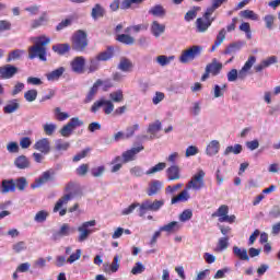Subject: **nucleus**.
I'll return each instance as SVG.
<instances>
[{"label": "nucleus", "instance_id": "c9c22d12", "mask_svg": "<svg viewBox=\"0 0 280 280\" xmlns=\"http://www.w3.org/2000/svg\"><path fill=\"white\" fill-rule=\"evenodd\" d=\"M52 51H55V54H58V56H65V54H69V51H71V45L56 44L52 46Z\"/></svg>", "mask_w": 280, "mask_h": 280}, {"label": "nucleus", "instance_id": "de8ad7c7", "mask_svg": "<svg viewBox=\"0 0 280 280\" xmlns=\"http://www.w3.org/2000/svg\"><path fill=\"white\" fill-rule=\"evenodd\" d=\"M116 40H118V43H122V45H135V37L128 34L118 35Z\"/></svg>", "mask_w": 280, "mask_h": 280}, {"label": "nucleus", "instance_id": "7ed1b4c3", "mask_svg": "<svg viewBox=\"0 0 280 280\" xmlns=\"http://www.w3.org/2000/svg\"><path fill=\"white\" fill-rule=\"evenodd\" d=\"M257 62V57L249 56L242 69L237 72V69H232L228 72V82H235L238 80H246L248 71L253 69V66Z\"/></svg>", "mask_w": 280, "mask_h": 280}, {"label": "nucleus", "instance_id": "13d9d810", "mask_svg": "<svg viewBox=\"0 0 280 280\" xmlns=\"http://www.w3.org/2000/svg\"><path fill=\"white\" fill-rule=\"evenodd\" d=\"M36 97H38L37 90H28L24 93V100H26V102H36Z\"/></svg>", "mask_w": 280, "mask_h": 280}, {"label": "nucleus", "instance_id": "cd10ccee", "mask_svg": "<svg viewBox=\"0 0 280 280\" xmlns=\"http://www.w3.org/2000/svg\"><path fill=\"white\" fill-rule=\"evenodd\" d=\"M21 108V104H19V100L14 98L9 101V103L3 107V113L5 115H12V113H16Z\"/></svg>", "mask_w": 280, "mask_h": 280}, {"label": "nucleus", "instance_id": "412c9836", "mask_svg": "<svg viewBox=\"0 0 280 280\" xmlns=\"http://www.w3.org/2000/svg\"><path fill=\"white\" fill-rule=\"evenodd\" d=\"M16 191V183L14 179H3L1 182V194H14Z\"/></svg>", "mask_w": 280, "mask_h": 280}, {"label": "nucleus", "instance_id": "72a5a7b5", "mask_svg": "<svg viewBox=\"0 0 280 280\" xmlns=\"http://www.w3.org/2000/svg\"><path fill=\"white\" fill-rule=\"evenodd\" d=\"M151 32L155 38H159L161 34L165 33V24H161L159 21H153L151 24Z\"/></svg>", "mask_w": 280, "mask_h": 280}, {"label": "nucleus", "instance_id": "7c9ffc66", "mask_svg": "<svg viewBox=\"0 0 280 280\" xmlns=\"http://www.w3.org/2000/svg\"><path fill=\"white\" fill-rule=\"evenodd\" d=\"M233 253H234L235 257L241 259V261H250V257L248 256V250H246V248H241L238 246H234Z\"/></svg>", "mask_w": 280, "mask_h": 280}, {"label": "nucleus", "instance_id": "774afa93", "mask_svg": "<svg viewBox=\"0 0 280 280\" xmlns=\"http://www.w3.org/2000/svg\"><path fill=\"white\" fill-rule=\"evenodd\" d=\"M78 176H86L89 173V164H81L79 167L75 170Z\"/></svg>", "mask_w": 280, "mask_h": 280}, {"label": "nucleus", "instance_id": "5fc2aeb1", "mask_svg": "<svg viewBox=\"0 0 280 280\" xmlns=\"http://www.w3.org/2000/svg\"><path fill=\"white\" fill-rule=\"evenodd\" d=\"M90 152L91 148H85L81 152L77 153L72 159L73 163H79V161H82V159H86Z\"/></svg>", "mask_w": 280, "mask_h": 280}, {"label": "nucleus", "instance_id": "4468645a", "mask_svg": "<svg viewBox=\"0 0 280 280\" xmlns=\"http://www.w3.org/2000/svg\"><path fill=\"white\" fill-rule=\"evenodd\" d=\"M55 172L51 170L45 171L37 179H35L34 187H43V185H47V183H51L54 180Z\"/></svg>", "mask_w": 280, "mask_h": 280}, {"label": "nucleus", "instance_id": "f03ea898", "mask_svg": "<svg viewBox=\"0 0 280 280\" xmlns=\"http://www.w3.org/2000/svg\"><path fill=\"white\" fill-rule=\"evenodd\" d=\"M50 39L47 36H39L35 45L28 48V58L34 60V58H39L43 62H47V45H49Z\"/></svg>", "mask_w": 280, "mask_h": 280}, {"label": "nucleus", "instance_id": "bb28decb", "mask_svg": "<svg viewBox=\"0 0 280 280\" xmlns=\"http://www.w3.org/2000/svg\"><path fill=\"white\" fill-rule=\"evenodd\" d=\"M166 176L168 180H180V167L172 165L166 170Z\"/></svg>", "mask_w": 280, "mask_h": 280}, {"label": "nucleus", "instance_id": "58836bf2", "mask_svg": "<svg viewBox=\"0 0 280 280\" xmlns=\"http://www.w3.org/2000/svg\"><path fill=\"white\" fill-rule=\"evenodd\" d=\"M230 240H231V237H229V236L220 237L217 243V247L214 248L215 253H222L223 250H226V248H229Z\"/></svg>", "mask_w": 280, "mask_h": 280}, {"label": "nucleus", "instance_id": "423d86ee", "mask_svg": "<svg viewBox=\"0 0 280 280\" xmlns=\"http://www.w3.org/2000/svg\"><path fill=\"white\" fill-rule=\"evenodd\" d=\"M211 218H219V222H228V224H233L235 220H237L235 214L229 215V206L226 205L220 206L217 211L211 214Z\"/></svg>", "mask_w": 280, "mask_h": 280}, {"label": "nucleus", "instance_id": "603ef678", "mask_svg": "<svg viewBox=\"0 0 280 280\" xmlns=\"http://www.w3.org/2000/svg\"><path fill=\"white\" fill-rule=\"evenodd\" d=\"M238 30L241 32H244L246 34V38L250 40L253 38V32L250 31V23L248 22H243L240 26Z\"/></svg>", "mask_w": 280, "mask_h": 280}, {"label": "nucleus", "instance_id": "39448f33", "mask_svg": "<svg viewBox=\"0 0 280 280\" xmlns=\"http://www.w3.org/2000/svg\"><path fill=\"white\" fill-rule=\"evenodd\" d=\"M202 54V46L194 45L190 48L184 50L179 56V62L183 65H187V62H191V60H196L198 56Z\"/></svg>", "mask_w": 280, "mask_h": 280}, {"label": "nucleus", "instance_id": "473e14b6", "mask_svg": "<svg viewBox=\"0 0 280 280\" xmlns=\"http://www.w3.org/2000/svg\"><path fill=\"white\" fill-rule=\"evenodd\" d=\"M226 38V28H221L219 31V34L217 35V39L214 40V44L212 45L210 51L213 52L222 43H224V39Z\"/></svg>", "mask_w": 280, "mask_h": 280}, {"label": "nucleus", "instance_id": "3c124183", "mask_svg": "<svg viewBox=\"0 0 280 280\" xmlns=\"http://www.w3.org/2000/svg\"><path fill=\"white\" fill-rule=\"evenodd\" d=\"M198 12H200V7H192L191 10H189L184 19L187 23H189L190 21H194V19H196V16H198Z\"/></svg>", "mask_w": 280, "mask_h": 280}, {"label": "nucleus", "instance_id": "f8f14e48", "mask_svg": "<svg viewBox=\"0 0 280 280\" xmlns=\"http://www.w3.org/2000/svg\"><path fill=\"white\" fill-rule=\"evenodd\" d=\"M71 70L73 73H84V67H86V58L79 56L70 62Z\"/></svg>", "mask_w": 280, "mask_h": 280}, {"label": "nucleus", "instance_id": "a211bd4d", "mask_svg": "<svg viewBox=\"0 0 280 280\" xmlns=\"http://www.w3.org/2000/svg\"><path fill=\"white\" fill-rule=\"evenodd\" d=\"M102 84H104V81H102L101 79H97L96 82L90 89L84 100V104H91V102L95 100V95H97V91H100V86H102Z\"/></svg>", "mask_w": 280, "mask_h": 280}, {"label": "nucleus", "instance_id": "f704fd0d", "mask_svg": "<svg viewBox=\"0 0 280 280\" xmlns=\"http://www.w3.org/2000/svg\"><path fill=\"white\" fill-rule=\"evenodd\" d=\"M105 14H106V10L100 3L95 4L91 12V16L92 19H94V21H97V19L104 18Z\"/></svg>", "mask_w": 280, "mask_h": 280}, {"label": "nucleus", "instance_id": "69168bd1", "mask_svg": "<svg viewBox=\"0 0 280 280\" xmlns=\"http://www.w3.org/2000/svg\"><path fill=\"white\" fill-rule=\"evenodd\" d=\"M121 161L124 162V160L121 159V156H116L112 163H113V167H112V173L115 174L117 172H119V170H121Z\"/></svg>", "mask_w": 280, "mask_h": 280}, {"label": "nucleus", "instance_id": "2eb2a0df", "mask_svg": "<svg viewBox=\"0 0 280 280\" xmlns=\"http://www.w3.org/2000/svg\"><path fill=\"white\" fill-rule=\"evenodd\" d=\"M19 73V68L12 65H5L4 67H0V79L1 80H10L13 75Z\"/></svg>", "mask_w": 280, "mask_h": 280}, {"label": "nucleus", "instance_id": "a19ab883", "mask_svg": "<svg viewBox=\"0 0 280 280\" xmlns=\"http://www.w3.org/2000/svg\"><path fill=\"white\" fill-rule=\"evenodd\" d=\"M49 19L47 18V12L42 13V15L37 19L34 20L31 24L32 30H36L38 27H42V25H45Z\"/></svg>", "mask_w": 280, "mask_h": 280}, {"label": "nucleus", "instance_id": "052dcab7", "mask_svg": "<svg viewBox=\"0 0 280 280\" xmlns=\"http://www.w3.org/2000/svg\"><path fill=\"white\" fill-rule=\"evenodd\" d=\"M165 167H167V164H165V162H160L153 167H151L149 171H147V174L150 175V174H156L158 172H163Z\"/></svg>", "mask_w": 280, "mask_h": 280}, {"label": "nucleus", "instance_id": "b1692460", "mask_svg": "<svg viewBox=\"0 0 280 280\" xmlns=\"http://www.w3.org/2000/svg\"><path fill=\"white\" fill-rule=\"evenodd\" d=\"M162 128L163 125L161 124V120H155L154 122L149 124V127L147 129V132L151 135L149 139H156V133L161 132Z\"/></svg>", "mask_w": 280, "mask_h": 280}, {"label": "nucleus", "instance_id": "c03bdc74", "mask_svg": "<svg viewBox=\"0 0 280 280\" xmlns=\"http://www.w3.org/2000/svg\"><path fill=\"white\" fill-rule=\"evenodd\" d=\"M72 24H73V16H69L62 20L59 24H57L56 32H62V30H67V27H71Z\"/></svg>", "mask_w": 280, "mask_h": 280}, {"label": "nucleus", "instance_id": "0e129e2a", "mask_svg": "<svg viewBox=\"0 0 280 280\" xmlns=\"http://www.w3.org/2000/svg\"><path fill=\"white\" fill-rule=\"evenodd\" d=\"M58 126L56 124H45L44 125V132L47 137L54 136V132H56V129Z\"/></svg>", "mask_w": 280, "mask_h": 280}, {"label": "nucleus", "instance_id": "680f3d73", "mask_svg": "<svg viewBox=\"0 0 280 280\" xmlns=\"http://www.w3.org/2000/svg\"><path fill=\"white\" fill-rule=\"evenodd\" d=\"M15 183V189L18 188L19 191H25V188L27 187V179L25 177H20Z\"/></svg>", "mask_w": 280, "mask_h": 280}, {"label": "nucleus", "instance_id": "09e8293b", "mask_svg": "<svg viewBox=\"0 0 280 280\" xmlns=\"http://www.w3.org/2000/svg\"><path fill=\"white\" fill-rule=\"evenodd\" d=\"M240 15L243 19H248L249 21H259V15L257 13H255V11H253V10L241 11Z\"/></svg>", "mask_w": 280, "mask_h": 280}, {"label": "nucleus", "instance_id": "4c0bfd02", "mask_svg": "<svg viewBox=\"0 0 280 280\" xmlns=\"http://www.w3.org/2000/svg\"><path fill=\"white\" fill-rule=\"evenodd\" d=\"M189 189L187 187L177 196L173 197L171 203L177 205V202H187L189 200Z\"/></svg>", "mask_w": 280, "mask_h": 280}, {"label": "nucleus", "instance_id": "a18cd8bd", "mask_svg": "<svg viewBox=\"0 0 280 280\" xmlns=\"http://www.w3.org/2000/svg\"><path fill=\"white\" fill-rule=\"evenodd\" d=\"M242 45H243L242 42H236V43L230 44L224 50L225 56H229L231 54H235L236 51H240V49H242Z\"/></svg>", "mask_w": 280, "mask_h": 280}, {"label": "nucleus", "instance_id": "ddd939ff", "mask_svg": "<svg viewBox=\"0 0 280 280\" xmlns=\"http://www.w3.org/2000/svg\"><path fill=\"white\" fill-rule=\"evenodd\" d=\"M145 148L143 144H140L139 147L131 148L122 153V163H130V161H135L137 154L139 152H143Z\"/></svg>", "mask_w": 280, "mask_h": 280}, {"label": "nucleus", "instance_id": "aec40b11", "mask_svg": "<svg viewBox=\"0 0 280 280\" xmlns=\"http://www.w3.org/2000/svg\"><path fill=\"white\" fill-rule=\"evenodd\" d=\"M163 189V182L159 179H153L149 183V186L147 188V196H156L159 191Z\"/></svg>", "mask_w": 280, "mask_h": 280}, {"label": "nucleus", "instance_id": "c85d7f7f", "mask_svg": "<svg viewBox=\"0 0 280 280\" xmlns=\"http://www.w3.org/2000/svg\"><path fill=\"white\" fill-rule=\"evenodd\" d=\"M72 199H73L72 194H66L61 198H59L54 207V210H52L54 213H58V211H60V209H62L63 205H67Z\"/></svg>", "mask_w": 280, "mask_h": 280}, {"label": "nucleus", "instance_id": "20e7f679", "mask_svg": "<svg viewBox=\"0 0 280 280\" xmlns=\"http://www.w3.org/2000/svg\"><path fill=\"white\" fill-rule=\"evenodd\" d=\"M73 51H84L89 47V38L86 32L78 30L71 37Z\"/></svg>", "mask_w": 280, "mask_h": 280}, {"label": "nucleus", "instance_id": "2f4dec72", "mask_svg": "<svg viewBox=\"0 0 280 280\" xmlns=\"http://www.w3.org/2000/svg\"><path fill=\"white\" fill-rule=\"evenodd\" d=\"M220 152V141L218 140H212L210 143L207 145L206 153L208 156H215Z\"/></svg>", "mask_w": 280, "mask_h": 280}, {"label": "nucleus", "instance_id": "864d4df0", "mask_svg": "<svg viewBox=\"0 0 280 280\" xmlns=\"http://www.w3.org/2000/svg\"><path fill=\"white\" fill-rule=\"evenodd\" d=\"M149 14H152L153 16H164L165 9L163 8V5L158 4L149 10Z\"/></svg>", "mask_w": 280, "mask_h": 280}, {"label": "nucleus", "instance_id": "bf43d9fd", "mask_svg": "<svg viewBox=\"0 0 280 280\" xmlns=\"http://www.w3.org/2000/svg\"><path fill=\"white\" fill-rule=\"evenodd\" d=\"M49 218V212L47 210H40L35 214V222L43 223Z\"/></svg>", "mask_w": 280, "mask_h": 280}, {"label": "nucleus", "instance_id": "1a4fd4ad", "mask_svg": "<svg viewBox=\"0 0 280 280\" xmlns=\"http://www.w3.org/2000/svg\"><path fill=\"white\" fill-rule=\"evenodd\" d=\"M81 126H84V121L81 120L79 117H72L60 130L61 137H69L70 135H73V130L75 128H80Z\"/></svg>", "mask_w": 280, "mask_h": 280}, {"label": "nucleus", "instance_id": "c756f323", "mask_svg": "<svg viewBox=\"0 0 280 280\" xmlns=\"http://www.w3.org/2000/svg\"><path fill=\"white\" fill-rule=\"evenodd\" d=\"M135 65L132 63V61L126 57L120 58V62L118 65V69L120 71H124L125 73H128L130 71H132Z\"/></svg>", "mask_w": 280, "mask_h": 280}, {"label": "nucleus", "instance_id": "0eeeda50", "mask_svg": "<svg viewBox=\"0 0 280 280\" xmlns=\"http://www.w3.org/2000/svg\"><path fill=\"white\" fill-rule=\"evenodd\" d=\"M205 176L207 174L202 170H198L197 173L187 183L186 189H194L195 191H200L205 187Z\"/></svg>", "mask_w": 280, "mask_h": 280}, {"label": "nucleus", "instance_id": "338daca9", "mask_svg": "<svg viewBox=\"0 0 280 280\" xmlns=\"http://www.w3.org/2000/svg\"><path fill=\"white\" fill-rule=\"evenodd\" d=\"M137 130H139V124H136L133 126L127 127L126 133H125L126 139H130V138L135 137V132Z\"/></svg>", "mask_w": 280, "mask_h": 280}, {"label": "nucleus", "instance_id": "e433bc0d", "mask_svg": "<svg viewBox=\"0 0 280 280\" xmlns=\"http://www.w3.org/2000/svg\"><path fill=\"white\" fill-rule=\"evenodd\" d=\"M14 165L18 170H27L30 167V160L25 155H20L15 159Z\"/></svg>", "mask_w": 280, "mask_h": 280}, {"label": "nucleus", "instance_id": "ea45409f", "mask_svg": "<svg viewBox=\"0 0 280 280\" xmlns=\"http://www.w3.org/2000/svg\"><path fill=\"white\" fill-rule=\"evenodd\" d=\"M145 0H122L120 4V10H130L135 5H141Z\"/></svg>", "mask_w": 280, "mask_h": 280}, {"label": "nucleus", "instance_id": "6e6d98bb", "mask_svg": "<svg viewBox=\"0 0 280 280\" xmlns=\"http://www.w3.org/2000/svg\"><path fill=\"white\" fill-rule=\"evenodd\" d=\"M12 250L16 254L23 253V250H27V243L24 241H19L12 245Z\"/></svg>", "mask_w": 280, "mask_h": 280}, {"label": "nucleus", "instance_id": "9d476101", "mask_svg": "<svg viewBox=\"0 0 280 280\" xmlns=\"http://www.w3.org/2000/svg\"><path fill=\"white\" fill-rule=\"evenodd\" d=\"M103 107L105 115H110L115 110V105L113 101L105 100L101 97L98 101L94 102L91 107V113H97Z\"/></svg>", "mask_w": 280, "mask_h": 280}, {"label": "nucleus", "instance_id": "4d7b16f0", "mask_svg": "<svg viewBox=\"0 0 280 280\" xmlns=\"http://www.w3.org/2000/svg\"><path fill=\"white\" fill-rule=\"evenodd\" d=\"M109 98L112 100V102H116V103L124 102V91L118 90V91L112 92L109 94Z\"/></svg>", "mask_w": 280, "mask_h": 280}, {"label": "nucleus", "instance_id": "4be33fe9", "mask_svg": "<svg viewBox=\"0 0 280 280\" xmlns=\"http://www.w3.org/2000/svg\"><path fill=\"white\" fill-rule=\"evenodd\" d=\"M160 231L167 233L168 235L178 233L180 231V223H178V221H172L168 224L161 226Z\"/></svg>", "mask_w": 280, "mask_h": 280}, {"label": "nucleus", "instance_id": "9b49d317", "mask_svg": "<svg viewBox=\"0 0 280 280\" xmlns=\"http://www.w3.org/2000/svg\"><path fill=\"white\" fill-rule=\"evenodd\" d=\"M96 222L95 220L86 221L82 223L79 228V237L78 242H85V240H89V235L92 233L91 230H89V226H95Z\"/></svg>", "mask_w": 280, "mask_h": 280}, {"label": "nucleus", "instance_id": "a878e982", "mask_svg": "<svg viewBox=\"0 0 280 280\" xmlns=\"http://www.w3.org/2000/svg\"><path fill=\"white\" fill-rule=\"evenodd\" d=\"M65 67H59L56 70H52L51 72L46 73V79L48 80V82H56L58 80H60V78H62V75L65 74Z\"/></svg>", "mask_w": 280, "mask_h": 280}, {"label": "nucleus", "instance_id": "6ab92c4d", "mask_svg": "<svg viewBox=\"0 0 280 280\" xmlns=\"http://www.w3.org/2000/svg\"><path fill=\"white\" fill-rule=\"evenodd\" d=\"M71 233H72L71 226H69L68 223H63L59 229V231L52 233L51 237L54 242H58V240H61V237H67L71 235Z\"/></svg>", "mask_w": 280, "mask_h": 280}, {"label": "nucleus", "instance_id": "dca6fc26", "mask_svg": "<svg viewBox=\"0 0 280 280\" xmlns=\"http://www.w3.org/2000/svg\"><path fill=\"white\" fill-rule=\"evenodd\" d=\"M33 148L42 154H49V152H51V142H49L48 138H43L37 140Z\"/></svg>", "mask_w": 280, "mask_h": 280}, {"label": "nucleus", "instance_id": "e2e57ef3", "mask_svg": "<svg viewBox=\"0 0 280 280\" xmlns=\"http://www.w3.org/2000/svg\"><path fill=\"white\" fill-rule=\"evenodd\" d=\"M171 60H174V56L167 57L165 55H161L156 57V62L161 65V67H167Z\"/></svg>", "mask_w": 280, "mask_h": 280}, {"label": "nucleus", "instance_id": "393cba45", "mask_svg": "<svg viewBox=\"0 0 280 280\" xmlns=\"http://www.w3.org/2000/svg\"><path fill=\"white\" fill-rule=\"evenodd\" d=\"M115 56V47L108 46L106 50L101 51L96 55L101 62H107V60L113 59Z\"/></svg>", "mask_w": 280, "mask_h": 280}, {"label": "nucleus", "instance_id": "8fccbe9b", "mask_svg": "<svg viewBox=\"0 0 280 280\" xmlns=\"http://www.w3.org/2000/svg\"><path fill=\"white\" fill-rule=\"evenodd\" d=\"M69 148H71V143L62 141V139L55 142V150H57V152H67Z\"/></svg>", "mask_w": 280, "mask_h": 280}, {"label": "nucleus", "instance_id": "37998d69", "mask_svg": "<svg viewBox=\"0 0 280 280\" xmlns=\"http://www.w3.org/2000/svg\"><path fill=\"white\" fill-rule=\"evenodd\" d=\"M54 114H55V119L57 121H67V119H69V113L67 112H62V109L60 107H56L54 109Z\"/></svg>", "mask_w": 280, "mask_h": 280}, {"label": "nucleus", "instance_id": "5701e85b", "mask_svg": "<svg viewBox=\"0 0 280 280\" xmlns=\"http://www.w3.org/2000/svg\"><path fill=\"white\" fill-rule=\"evenodd\" d=\"M277 62V57L271 56L265 60H262L260 63L256 65L254 67V70L256 73H261V71H264V69H268V67H270V65H276Z\"/></svg>", "mask_w": 280, "mask_h": 280}, {"label": "nucleus", "instance_id": "79ce46f5", "mask_svg": "<svg viewBox=\"0 0 280 280\" xmlns=\"http://www.w3.org/2000/svg\"><path fill=\"white\" fill-rule=\"evenodd\" d=\"M100 59L96 57L90 58L89 66H88V72L89 73H95V71H100Z\"/></svg>", "mask_w": 280, "mask_h": 280}, {"label": "nucleus", "instance_id": "f257e3e1", "mask_svg": "<svg viewBox=\"0 0 280 280\" xmlns=\"http://www.w3.org/2000/svg\"><path fill=\"white\" fill-rule=\"evenodd\" d=\"M165 207V199H155V200H150L147 199L143 202H133L129 207L125 208L121 211V215H130V213H135V209H138V215L140 218H143L148 211H151L153 213H156L158 211H161Z\"/></svg>", "mask_w": 280, "mask_h": 280}, {"label": "nucleus", "instance_id": "6e6552de", "mask_svg": "<svg viewBox=\"0 0 280 280\" xmlns=\"http://www.w3.org/2000/svg\"><path fill=\"white\" fill-rule=\"evenodd\" d=\"M222 67V62L218 61L215 58L212 59V61L206 66V71L201 77V82L209 80V75H220Z\"/></svg>", "mask_w": 280, "mask_h": 280}, {"label": "nucleus", "instance_id": "49530a36", "mask_svg": "<svg viewBox=\"0 0 280 280\" xmlns=\"http://www.w3.org/2000/svg\"><path fill=\"white\" fill-rule=\"evenodd\" d=\"M23 54H25V50H21V49H15L9 52L7 57V62H12V60H21Z\"/></svg>", "mask_w": 280, "mask_h": 280}, {"label": "nucleus", "instance_id": "f3484780", "mask_svg": "<svg viewBox=\"0 0 280 280\" xmlns=\"http://www.w3.org/2000/svg\"><path fill=\"white\" fill-rule=\"evenodd\" d=\"M215 21V19H206L205 16L202 18H198L196 20V27H197V32H199L200 34H205V32H207V30H209V26L213 24V22Z\"/></svg>", "mask_w": 280, "mask_h": 280}]
</instances>
